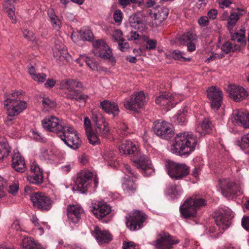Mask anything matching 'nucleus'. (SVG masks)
<instances>
[{
	"mask_svg": "<svg viewBox=\"0 0 249 249\" xmlns=\"http://www.w3.org/2000/svg\"><path fill=\"white\" fill-rule=\"evenodd\" d=\"M196 137L188 132L176 135L171 146L172 153L180 156L187 157L193 152L197 144Z\"/></svg>",
	"mask_w": 249,
	"mask_h": 249,
	"instance_id": "obj_1",
	"label": "nucleus"
},
{
	"mask_svg": "<svg viewBox=\"0 0 249 249\" xmlns=\"http://www.w3.org/2000/svg\"><path fill=\"white\" fill-rule=\"evenodd\" d=\"M22 94L21 91H16L7 95L4 101L8 117L5 121L6 125H10L14 120V116L18 115L26 109L27 104L25 101L18 99V96Z\"/></svg>",
	"mask_w": 249,
	"mask_h": 249,
	"instance_id": "obj_2",
	"label": "nucleus"
},
{
	"mask_svg": "<svg viewBox=\"0 0 249 249\" xmlns=\"http://www.w3.org/2000/svg\"><path fill=\"white\" fill-rule=\"evenodd\" d=\"M82 83L76 79H67L61 81L60 84V88L62 89H66L65 92V97L69 99H75L77 102L81 101H85L88 98V96L81 94V91L77 88H82Z\"/></svg>",
	"mask_w": 249,
	"mask_h": 249,
	"instance_id": "obj_3",
	"label": "nucleus"
},
{
	"mask_svg": "<svg viewBox=\"0 0 249 249\" xmlns=\"http://www.w3.org/2000/svg\"><path fill=\"white\" fill-rule=\"evenodd\" d=\"M92 45L94 48L92 53L95 56L107 59L112 65H115L116 60L112 56L111 50L104 40H96L93 41Z\"/></svg>",
	"mask_w": 249,
	"mask_h": 249,
	"instance_id": "obj_4",
	"label": "nucleus"
},
{
	"mask_svg": "<svg viewBox=\"0 0 249 249\" xmlns=\"http://www.w3.org/2000/svg\"><path fill=\"white\" fill-rule=\"evenodd\" d=\"M153 130L157 136L165 140L171 139L174 135V127L165 121L157 120L154 122Z\"/></svg>",
	"mask_w": 249,
	"mask_h": 249,
	"instance_id": "obj_5",
	"label": "nucleus"
},
{
	"mask_svg": "<svg viewBox=\"0 0 249 249\" xmlns=\"http://www.w3.org/2000/svg\"><path fill=\"white\" fill-rule=\"evenodd\" d=\"M59 137L68 146L74 149H77L81 145V141L77 132L72 127L66 126Z\"/></svg>",
	"mask_w": 249,
	"mask_h": 249,
	"instance_id": "obj_6",
	"label": "nucleus"
},
{
	"mask_svg": "<svg viewBox=\"0 0 249 249\" xmlns=\"http://www.w3.org/2000/svg\"><path fill=\"white\" fill-rule=\"evenodd\" d=\"M30 199L33 206L42 211L49 210L53 202L49 196L39 192L33 193L30 196Z\"/></svg>",
	"mask_w": 249,
	"mask_h": 249,
	"instance_id": "obj_7",
	"label": "nucleus"
},
{
	"mask_svg": "<svg viewBox=\"0 0 249 249\" xmlns=\"http://www.w3.org/2000/svg\"><path fill=\"white\" fill-rule=\"evenodd\" d=\"M190 173V168L184 163L171 162L169 163L168 174L172 178L179 180L186 177Z\"/></svg>",
	"mask_w": 249,
	"mask_h": 249,
	"instance_id": "obj_8",
	"label": "nucleus"
},
{
	"mask_svg": "<svg viewBox=\"0 0 249 249\" xmlns=\"http://www.w3.org/2000/svg\"><path fill=\"white\" fill-rule=\"evenodd\" d=\"M219 185L222 194L226 197H230L232 195L239 196L242 194L240 186L230 179H220Z\"/></svg>",
	"mask_w": 249,
	"mask_h": 249,
	"instance_id": "obj_9",
	"label": "nucleus"
},
{
	"mask_svg": "<svg viewBox=\"0 0 249 249\" xmlns=\"http://www.w3.org/2000/svg\"><path fill=\"white\" fill-rule=\"evenodd\" d=\"M42 124L46 130L55 132L58 136L66 126L62 120H59L54 116H51L45 118L42 120Z\"/></svg>",
	"mask_w": 249,
	"mask_h": 249,
	"instance_id": "obj_10",
	"label": "nucleus"
},
{
	"mask_svg": "<svg viewBox=\"0 0 249 249\" xmlns=\"http://www.w3.org/2000/svg\"><path fill=\"white\" fill-rule=\"evenodd\" d=\"M146 219V215L141 211L136 210L126 217V225L131 231L141 229Z\"/></svg>",
	"mask_w": 249,
	"mask_h": 249,
	"instance_id": "obj_11",
	"label": "nucleus"
},
{
	"mask_svg": "<svg viewBox=\"0 0 249 249\" xmlns=\"http://www.w3.org/2000/svg\"><path fill=\"white\" fill-rule=\"evenodd\" d=\"M145 102V97L142 91L132 94L129 99L124 103V107L127 110L137 112L138 109L142 108Z\"/></svg>",
	"mask_w": 249,
	"mask_h": 249,
	"instance_id": "obj_12",
	"label": "nucleus"
},
{
	"mask_svg": "<svg viewBox=\"0 0 249 249\" xmlns=\"http://www.w3.org/2000/svg\"><path fill=\"white\" fill-rule=\"evenodd\" d=\"M155 241V246L157 249H172L173 245L178 244L179 241L169 233L162 231Z\"/></svg>",
	"mask_w": 249,
	"mask_h": 249,
	"instance_id": "obj_13",
	"label": "nucleus"
},
{
	"mask_svg": "<svg viewBox=\"0 0 249 249\" xmlns=\"http://www.w3.org/2000/svg\"><path fill=\"white\" fill-rule=\"evenodd\" d=\"M132 160L136 163L137 167L141 170L144 176H148L154 172V170L152 167L151 161L147 157L142 155L141 152L134 156Z\"/></svg>",
	"mask_w": 249,
	"mask_h": 249,
	"instance_id": "obj_14",
	"label": "nucleus"
},
{
	"mask_svg": "<svg viewBox=\"0 0 249 249\" xmlns=\"http://www.w3.org/2000/svg\"><path fill=\"white\" fill-rule=\"evenodd\" d=\"M92 177V173L89 171H82L79 173L75 180L77 190L81 193H85L91 181Z\"/></svg>",
	"mask_w": 249,
	"mask_h": 249,
	"instance_id": "obj_15",
	"label": "nucleus"
},
{
	"mask_svg": "<svg viewBox=\"0 0 249 249\" xmlns=\"http://www.w3.org/2000/svg\"><path fill=\"white\" fill-rule=\"evenodd\" d=\"M206 91L211 107L217 110L221 105L223 99L222 91L219 88L215 86L208 88Z\"/></svg>",
	"mask_w": 249,
	"mask_h": 249,
	"instance_id": "obj_16",
	"label": "nucleus"
},
{
	"mask_svg": "<svg viewBox=\"0 0 249 249\" xmlns=\"http://www.w3.org/2000/svg\"><path fill=\"white\" fill-rule=\"evenodd\" d=\"M43 171L36 161L33 162L30 166V173L27 177V180L36 185L43 182Z\"/></svg>",
	"mask_w": 249,
	"mask_h": 249,
	"instance_id": "obj_17",
	"label": "nucleus"
},
{
	"mask_svg": "<svg viewBox=\"0 0 249 249\" xmlns=\"http://www.w3.org/2000/svg\"><path fill=\"white\" fill-rule=\"evenodd\" d=\"M227 91L230 98L236 102L245 99L249 95L248 91L244 88L235 85L229 86Z\"/></svg>",
	"mask_w": 249,
	"mask_h": 249,
	"instance_id": "obj_18",
	"label": "nucleus"
},
{
	"mask_svg": "<svg viewBox=\"0 0 249 249\" xmlns=\"http://www.w3.org/2000/svg\"><path fill=\"white\" fill-rule=\"evenodd\" d=\"M84 213L82 208L78 205H69L67 208V215L70 222L76 224L81 219V215Z\"/></svg>",
	"mask_w": 249,
	"mask_h": 249,
	"instance_id": "obj_19",
	"label": "nucleus"
},
{
	"mask_svg": "<svg viewBox=\"0 0 249 249\" xmlns=\"http://www.w3.org/2000/svg\"><path fill=\"white\" fill-rule=\"evenodd\" d=\"M197 40V36L191 31L184 33L178 38L179 43L187 46L188 51L191 52L196 50L195 42Z\"/></svg>",
	"mask_w": 249,
	"mask_h": 249,
	"instance_id": "obj_20",
	"label": "nucleus"
},
{
	"mask_svg": "<svg viewBox=\"0 0 249 249\" xmlns=\"http://www.w3.org/2000/svg\"><path fill=\"white\" fill-rule=\"evenodd\" d=\"M214 222L216 226L221 229L222 231L227 229L231 224V219L229 217L219 211H216L214 213Z\"/></svg>",
	"mask_w": 249,
	"mask_h": 249,
	"instance_id": "obj_21",
	"label": "nucleus"
},
{
	"mask_svg": "<svg viewBox=\"0 0 249 249\" xmlns=\"http://www.w3.org/2000/svg\"><path fill=\"white\" fill-rule=\"evenodd\" d=\"M92 234L100 244L108 243L112 240V236L108 231L101 230L98 226L95 227Z\"/></svg>",
	"mask_w": 249,
	"mask_h": 249,
	"instance_id": "obj_22",
	"label": "nucleus"
},
{
	"mask_svg": "<svg viewBox=\"0 0 249 249\" xmlns=\"http://www.w3.org/2000/svg\"><path fill=\"white\" fill-rule=\"evenodd\" d=\"M169 10L165 7H158V11L152 14L151 12L149 13V15L151 18H154V21L153 22V26L155 25V27L159 26L164 20H165L168 15Z\"/></svg>",
	"mask_w": 249,
	"mask_h": 249,
	"instance_id": "obj_23",
	"label": "nucleus"
},
{
	"mask_svg": "<svg viewBox=\"0 0 249 249\" xmlns=\"http://www.w3.org/2000/svg\"><path fill=\"white\" fill-rule=\"evenodd\" d=\"M119 151L121 153L132 155V158L138 154L140 152L137 149L136 145L130 141L126 140L122 143L119 147Z\"/></svg>",
	"mask_w": 249,
	"mask_h": 249,
	"instance_id": "obj_24",
	"label": "nucleus"
},
{
	"mask_svg": "<svg viewBox=\"0 0 249 249\" xmlns=\"http://www.w3.org/2000/svg\"><path fill=\"white\" fill-rule=\"evenodd\" d=\"M190 203V200L187 199L179 208L181 216L185 219L194 217L197 213L196 210Z\"/></svg>",
	"mask_w": 249,
	"mask_h": 249,
	"instance_id": "obj_25",
	"label": "nucleus"
},
{
	"mask_svg": "<svg viewBox=\"0 0 249 249\" xmlns=\"http://www.w3.org/2000/svg\"><path fill=\"white\" fill-rule=\"evenodd\" d=\"M232 122L236 125H241L245 128H249V114L237 110L233 114Z\"/></svg>",
	"mask_w": 249,
	"mask_h": 249,
	"instance_id": "obj_26",
	"label": "nucleus"
},
{
	"mask_svg": "<svg viewBox=\"0 0 249 249\" xmlns=\"http://www.w3.org/2000/svg\"><path fill=\"white\" fill-rule=\"evenodd\" d=\"M12 166L17 172L22 173L26 169L24 158L21 157L19 152H14L12 158Z\"/></svg>",
	"mask_w": 249,
	"mask_h": 249,
	"instance_id": "obj_27",
	"label": "nucleus"
},
{
	"mask_svg": "<svg viewBox=\"0 0 249 249\" xmlns=\"http://www.w3.org/2000/svg\"><path fill=\"white\" fill-rule=\"evenodd\" d=\"M92 211L98 219H102L110 213L111 208L106 203L99 202L97 208L94 207Z\"/></svg>",
	"mask_w": 249,
	"mask_h": 249,
	"instance_id": "obj_28",
	"label": "nucleus"
},
{
	"mask_svg": "<svg viewBox=\"0 0 249 249\" xmlns=\"http://www.w3.org/2000/svg\"><path fill=\"white\" fill-rule=\"evenodd\" d=\"M213 127V125L209 118H206L199 123L196 130L201 136H203L211 133Z\"/></svg>",
	"mask_w": 249,
	"mask_h": 249,
	"instance_id": "obj_29",
	"label": "nucleus"
},
{
	"mask_svg": "<svg viewBox=\"0 0 249 249\" xmlns=\"http://www.w3.org/2000/svg\"><path fill=\"white\" fill-rule=\"evenodd\" d=\"M100 106L105 112L109 114H113L114 116L117 115L119 112L118 106L114 102L104 100L101 102Z\"/></svg>",
	"mask_w": 249,
	"mask_h": 249,
	"instance_id": "obj_30",
	"label": "nucleus"
},
{
	"mask_svg": "<svg viewBox=\"0 0 249 249\" xmlns=\"http://www.w3.org/2000/svg\"><path fill=\"white\" fill-rule=\"evenodd\" d=\"M173 97L170 93H163L161 95L157 97L155 102L161 106H166L167 107H173L174 104L172 103Z\"/></svg>",
	"mask_w": 249,
	"mask_h": 249,
	"instance_id": "obj_31",
	"label": "nucleus"
},
{
	"mask_svg": "<svg viewBox=\"0 0 249 249\" xmlns=\"http://www.w3.org/2000/svg\"><path fill=\"white\" fill-rule=\"evenodd\" d=\"M15 2L16 0H5L3 2V6L5 12L11 19L13 23H16L17 22L15 14V8L14 6V3Z\"/></svg>",
	"mask_w": 249,
	"mask_h": 249,
	"instance_id": "obj_32",
	"label": "nucleus"
},
{
	"mask_svg": "<svg viewBox=\"0 0 249 249\" xmlns=\"http://www.w3.org/2000/svg\"><path fill=\"white\" fill-rule=\"evenodd\" d=\"M22 249H41L39 245L36 244L31 237H25L21 243Z\"/></svg>",
	"mask_w": 249,
	"mask_h": 249,
	"instance_id": "obj_33",
	"label": "nucleus"
},
{
	"mask_svg": "<svg viewBox=\"0 0 249 249\" xmlns=\"http://www.w3.org/2000/svg\"><path fill=\"white\" fill-rule=\"evenodd\" d=\"M241 33L238 32L232 33V31H229L231 36V40L232 41H236L240 42L243 45H245L246 41L245 39V30L241 29Z\"/></svg>",
	"mask_w": 249,
	"mask_h": 249,
	"instance_id": "obj_34",
	"label": "nucleus"
},
{
	"mask_svg": "<svg viewBox=\"0 0 249 249\" xmlns=\"http://www.w3.org/2000/svg\"><path fill=\"white\" fill-rule=\"evenodd\" d=\"M123 187L127 192L134 193L137 190L138 185L133 179L125 178L123 183Z\"/></svg>",
	"mask_w": 249,
	"mask_h": 249,
	"instance_id": "obj_35",
	"label": "nucleus"
},
{
	"mask_svg": "<svg viewBox=\"0 0 249 249\" xmlns=\"http://www.w3.org/2000/svg\"><path fill=\"white\" fill-rule=\"evenodd\" d=\"M91 119L95 126H101L104 124L107 125V123L106 122L105 119L101 113L93 112Z\"/></svg>",
	"mask_w": 249,
	"mask_h": 249,
	"instance_id": "obj_36",
	"label": "nucleus"
},
{
	"mask_svg": "<svg viewBox=\"0 0 249 249\" xmlns=\"http://www.w3.org/2000/svg\"><path fill=\"white\" fill-rule=\"evenodd\" d=\"M10 151V147L7 142H0V160L8 156Z\"/></svg>",
	"mask_w": 249,
	"mask_h": 249,
	"instance_id": "obj_37",
	"label": "nucleus"
},
{
	"mask_svg": "<svg viewBox=\"0 0 249 249\" xmlns=\"http://www.w3.org/2000/svg\"><path fill=\"white\" fill-rule=\"evenodd\" d=\"M142 22L141 18L136 14L131 16L129 18L130 25L135 29H139L140 28V25L142 24Z\"/></svg>",
	"mask_w": 249,
	"mask_h": 249,
	"instance_id": "obj_38",
	"label": "nucleus"
},
{
	"mask_svg": "<svg viewBox=\"0 0 249 249\" xmlns=\"http://www.w3.org/2000/svg\"><path fill=\"white\" fill-rule=\"evenodd\" d=\"M95 130L97 134L104 138L107 137L110 132L108 124H105L99 126H95Z\"/></svg>",
	"mask_w": 249,
	"mask_h": 249,
	"instance_id": "obj_39",
	"label": "nucleus"
},
{
	"mask_svg": "<svg viewBox=\"0 0 249 249\" xmlns=\"http://www.w3.org/2000/svg\"><path fill=\"white\" fill-rule=\"evenodd\" d=\"M188 199L190 202V205L192 204L196 210L197 208L205 206L207 205V202L204 198H194L193 197H190Z\"/></svg>",
	"mask_w": 249,
	"mask_h": 249,
	"instance_id": "obj_40",
	"label": "nucleus"
},
{
	"mask_svg": "<svg viewBox=\"0 0 249 249\" xmlns=\"http://www.w3.org/2000/svg\"><path fill=\"white\" fill-rule=\"evenodd\" d=\"M235 13L231 12L228 19L227 28L229 31H232L233 27L235 25L238 20Z\"/></svg>",
	"mask_w": 249,
	"mask_h": 249,
	"instance_id": "obj_41",
	"label": "nucleus"
},
{
	"mask_svg": "<svg viewBox=\"0 0 249 249\" xmlns=\"http://www.w3.org/2000/svg\"><path fill=\"white\" fill-rule=\"evenodd\" d=\"M79 33L81 34V37L83 39L89 41L93 40L94 36L91 31L89 29H85L83 30H80Z\"/></svg>",
	"mask_w": 249,
	"mask_h": 249,
	"instance_id": "obj_42",
	"label": "nucleus"
},
{
	"mask_svg": "<svg viewBox=\"0 0 249 249\" xmlns=\"http://www.w3.org/2000/svg\"><path fill=\"white\" fill-rule=\"evenodd\" d=\"M86 135L90 144L95 145L100 143L98 137L92 131L86 133Z\"/></svg>",
	"mask_w": 249,
	"mask_h": 249,
	"instance_id": "obj_43",
	"label": "nucleus"
},
{
	"mask_svg": "<svg viewBox=\"0 0 249 249\" xmlns=\"http://www.w3.org/2000/svg\"><path fill=\"white\" fill-rule=\"evenodd\" d=\"M172 56L173 58L175 60L187 61H190L191 60L190 58H185L183 56V53L178 50L173 51L172 53Z\"/></svg>",
	"mask_w": 249,
	"mask_h": 249,
	"instance_id": "obj_44",
	"label": "nucleus"
},
{
	"mask_svg": "<svg viewBox=\"0 0 249 249\" xmlns=\"http://www.w3.org/2000/svg\"><path fill=\"white\" fill-rule=\"evenodd\" d=\"M66 50L64 49V46L62 44L59 47H57L56 46L53 49V55L54 57L61 58V57H65L64 56V52Z\"/></svg>",
	"mask_w": 249,
	"mask_h": 249,
	"instance_id": "obj_45",
	"label": "nucleus"
},
{
	"mask_svg": "<svg viewBox=\"0 0 249 249\" xmlns=\"http://www.w3.org/2000/svg\"><path fill=\"white\" fill-rule=\"evenodd\" d=\"M167 194L172 196H176L178 195V192L177 190V187L175 185H171L168 186L166 189Z\"/></svg>",
	"mask_w": 249,
	"mask_h": 249,
	"instance_id": "obj_46",
	"label": "nucleus"
},
{
	"mask_svg": "<svg viewBox=\"0 0 249 249\" xmlns=\"http://www.w3.org/2000/svg\"><path fill=\"white\" fill-rule=\"evenodd\" d=\"M112 37L115 41H125V40L123 38V32L120 30H117L115 31Z\"/></svg>",
	"mask_w": 249,
	"mask_h": 249,
	"instance_id": "obj_47",
	"label": "nucleus"
},
{
	"mask_svg": "<svg viewBox=\"0 0 249 249\" xmlns=\"http://www.w3.org/2000/svg\"><path fill=\"white\" fill-rule=\"evenodd\" d=\"M242 148L249 147V133L244 135L241 140V142L239 145Z\"/></svg>",
	"mask_w": 249,
	"mask_h": 249,
	"instance_id": "obj_48",
	"label": "nucleus"
},
{
	"mask_svg": "<svg viewBox=\"0 0 249 249\" xmlns=\"http://www.w3.org/2000/svg\"><path fill=\"white\" fill-rule=\"evenodd\" d=\"M47 75L46 74L41 73H38L36 75H34L33 79L36 81H37L38 83H43L45 80L46 79Z\"/></svg>",
	"mask_w": 249,
	"mask_h": 249,
	"instance_id": "obj_49",
	"label": "nucleus"
},
{
	"mask_svg": "<svg viewBox=\"0 0 249 249\" xmlns=\"http://www.w3.org/2000/svg\"><path fill=\"white\" fill-rule=\"evenodd\" d=\"M119 3L121 5L123 8H125L127 5H130L131 3H141V2L139 0H118Z\"/></svg>",
	"mask_w": 249,
	"mask_h": 249,
	"instance_id": "obj_50",
	"label": "nucleus"
},
{
	"mask_svg": "<svg viewBox=\"0 0 249 249\" xmlns=\"http://www.w3.org/2000/svg\"><path fill=\"white\" fill-rule=\"evenodd\" d=\"M122 12L120 10H116L113 14V19L114 21L116 23H119L122 21Z\"/></svg>",
	"mask_w": 249,
	"mask_h": 249,
	"instance_id": "obj_51",
	"label": "nucleus"
},
{
	"mask_svg": "<svg viewBox=\"0 0 249 249\" xmlns=\"http://www.w3.org/2000/svg\"><path fill=\"white\" fill-rule=\"evenodd\" d=\"M157 45V41L155 39H148L146 41L145 48L150 50L155 49Z\"/></svg>",
	"mask_w": 249,
	"mask_h": 249,
	"instance_id": "obj_52",
	"label": "nucleus"
},
{
	"mask_svg": "<svg viewBox=\"0 0 249 249\" xmlns=\"http://www.w3.org/2000/svg\"><path fill=\"white\" fill-rule=\"evenodd\" d=\"M232 46L231 43L228 41H227L224 43L221 47L222 51L227 54L231 52V51L232 50Z\"/></svg>",
	"mask_w": 249,
	"mask_h": 249,
	"instance_id": "obj_53",
	"label": "nucleus"
},
{
	"mask_svg": "<svg viewBox=\"0 0 249 249\" xmlns=\"http://www.w3.org/2000/svg\"><path fill=\"white\" fill-rule=\"evenodd\" d=\"M198 23L201 27H206L209 24L208 17L202 16L198 19Z\"/></svg>",
	"mask_w": 249,
	"mask_h": 249,
	"instance_id": "obj_54",
	"label": "nucleus"
},
{
	"mask_svg": "<svg viewBox=\"0 0 249 249\" xmlns=\"http://www.w3.org/2000/svg\"><path fill=\"white\" fill-rule=\"evenodd\" d=\"M19 189L18 184L17 183H14L13 184L9 185L8 191L10 194L15 195Z\"/></svg>",
	"mask_w": 249,
	"mask_h": 249,
	"instance_id": "obj_55",
	"label": "nucleus"
},
{
	"mask_svg": "<svg viewBox=\"0 0 249 249\" xmlns=\"http://www.w3.org/2000/svg\"><path fill=\"white\" fill-rule=\"evenodd\" d=\"M124 170L125 171L126 173H128L132 177L135 178H138V175L136 173L133 169L131 168V167L128 164H124Z\"/></svg>",
	"mask_w": 249,
	"mask_h": 249,
	"instance_id": "obj_56",
	"label": "nucleus"
},
{
	"mask_svg": "<svg viewBox=\"0 0 249 249\" xmlns=\"http://www.w3.org/2000/svg\"><path fill=\"white\" fill-rule=\"evenodd\" d=\"M84 126L85 127L86 133L92 131L91 122L88 117L84 118Z\"/></svg>",
	"mask_w": 249,
	"mask_h": 249,
	"instance_id": "obj_57",
	"label": "nucleus"
},
{
	"mask_svg": "<svg viewBox=\"0 0 249 249\" xmlns=\"http://www.w3.org/2000/svg\"><path fill=\"white\" fill-rule=\"evenodd\" d=\"M86 63L87 65L92 70L97 69V64L96 62H93L90 58H86Z\"/></svg>",
	"mask_w": 249,
	"mask_h": 249,
	"instance_id": "obj_58",
	"label": "nucleus"
},
{
	"mask_svg": "<svg viewBox=\"0 0 249 249\" xmlns=\"http://www.w3.org/2000/svg\"><path fill=\"white\" fill-rule=\"evenodd\" d=\"M242 226L247 231H249V216H244L242 219Z\"/></svg>",
	"mask_w": 249,
	"mask_h": 249,
	"instance_id": "obj_59",
	"label": "nucleus"
},
{
	"mask_svg": "<svg viewBox=\"0 0 249 249\" xmlns=\"http://www.w3.org/2000/svg\"><path fill=\"white\" fill-rule=\"evenodd\" d=\"M8 183L7 180L1 177H0V191L4 192L5 189L8 188Z\"/></svg>",
	"mask_w": 249,
	"mask_h": 249,
	"instance_id": "obj_60",
	"label": "nucleus"
},
{
	"mask_svg": "<svg viewBox=\"0 0 249 249\" xmlns=\"http://www.w3.org/2000/svg\"><path fill=\"white\" fill-rule=\"evenodd\" d=\"M23 36L29 41H33L35 39L34 34L29 31L25 30L23 32Z\"/></svg>",
	"mask_w": 249,
	"mask_h": 249,
	"instance_id": "obj_61",
	"label": "nucleus"
},
{
	"mask_svg": "<svg viewBox=\"0 0 249 249\" xmlns=\"http://www.w3.org/2000/svg\"><path fill=\"white\" fill-rule=\"evenodd\" d=\"M136 244L133 242H124L123 249H135Z\"/></svg>",
	"mask_w": 249,
	"mask_h": 249,
	"instance_id": "obj_62",
	"label": "nucleus"
},
{
	"mask_svg": "<svg viewBox=\"0 0 249 249\" xmlns=\"http://www.w3.org/2000/svg\"><path fill=\"white\" fill-rule=\"evenodd\" d=\"M118 45L120 50L122 52H125L129 47L128 43L125 41H119Z\"/></svg>",
	"mask_w": 249,
	"mask_h": 249,
	"instance_id": "obj_63",
	"label": "nucleus"
},
{
	"mask_svg": "<svg viewBox=\"0 0 249 249\" xmlns=\"http://www.w3.org/2000/svg\"><path fill=\"white\" fill-rule=\"evenodd\" d=\"M42 102L44 106L53 107L55 105V102L52 101L48 98H44Z\"/></svg>",
	"mask_w": 249,
	"mask_h": 249,
	"instance_id": "obj_64",
	"label": "nucleus"
}]
</instances>
